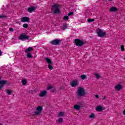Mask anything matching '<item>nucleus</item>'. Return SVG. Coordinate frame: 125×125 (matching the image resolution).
<instances>
[{
  "instance_id": "1",
  "label": "nucleus",
  "mask_w": 125,
  "mask_h": 125,
  "mask_svg": "<svg viewBox=\"0 0 125 125\" xmlns=\"http://www.w3.org/2000/svg\"><path fill=\"white\" fill-rule=\"evenodd\" d=\"M59 7H60V5L55 3L52 5L51 9L52 11H54V13L57 14L60 13V9H59Z\"/></svg>"
},
{
  "instance_id": "2",
  "label": "nucleus",
  "mask_w": 125,
  "mask_h": 125,
  "mask_svg": "<svg viewBox=\"0 0 125 125\" xmlns=\"http://www.w3.org/2000/svg\"><path fill=\"white\" fill-rule=\"evenodd\" d=\"M85 94V91L82 87H78L77 96L81 97Z\"/></svg>"
},
{
  "instance_id": "3",
  "label": "nucleus",
  "mask_w": 125,
  "mask_h": 125,
  "mask_svg": "<svg viewBox=\"0 0 125 125\" xmlns=\"http://www.w3.org/2000/svg\"><path fill=\"white\" fill-rule=\"evenodd\" d=\"M74 42L76 46H83L85 44L83 41L78 39H75Z\"/></svg>"
},
{
  "instance_id": "4",
  "label": "nucleus",
  "mask_w": 125,
  "mask_h": 125,
  "mask_svg": "<svg viewBox=\"0 0 125 125\" xmlns=\"http://www.w3.org/2000/svg\"><path fill=\"white\" fill-rule=\"evenodd\" d=\"M97 34L100 38H103L105 37V36H107L106 32H103V30H101L100 28H99L97 30Z\"/></svg>"
},
{
  "instance_id": "5",
  "label": "nucleus",
  "mask_w": 125,
  "mask_h": 125,
  "mask_svg": "<svg viewBox=\"0 0 125 125\" xmlns=\"http://www.w3.org/2000/svg\"><path fill=\"white\" fill-rule=\"evenodd\" d=\"M29 39L30 36L26 35V33H22L20 35L19 38V40H20V41H22V42L27 40H29Z\"/></svg>"
},
{
  "instance_id": "6",
  "label": "nucleus",
  "mask_w": 125,
  "mask_h": 125,
  "mask_svg": "<svg viewBox=\"0 0 125 125\" xmlns=\"http://www.w3.org/2000/svg\"><path fill=\"white\" fill-rule=\"evenodd\" d=\"M42 106H39L36 108V111L34 112L35 116H39L42 114Z\"/></svg>"
},
{
  "instance_id": "7",
  "label": "nucleus",
  "mask_w": 125,
  "mask_h": 125,
  "mask_svg": "<svg viewBox=\"0 0 125 125\" xmlns=\"http://www.w3.org/2000/svg\"><path fill=\"white\" fill-rule=\"evenodd\" d=\"M79 81L76 80L70 82V85H71L72 87H76V86L79 85Z\"/></svg>"
},
{
  "instance_id": "8",
  "label": "nucleus",
  "mask_w": 125,
  "mask_h": 125,
  "mask_svg": "<svg viewBox=\"0 0 125 125\" xmlns=\"http://www.w3.org/2000/svg\"><path fill=\"white\" fill-rule=\"evenodd\" d=\"M61 42V41H60L59 39H55L51 42V44H53V45H58Z\"/></svg>"
},
{
  "instance_id": "9",
  "label": "nucleus",
  "mask_w": 125,
  "mask_h": 125,
  "mask_svg": "<svg viewBox=\"0 0 125 125\" xmlns=\"http://www.w3.org/2000/svg\"><path fill=\"white\" fill-rule=\"evenodd\" d=\"M21 22H29L30 21V18L28 17H23L21 19Z\"/></svg>"
},
{
  "instance_id": "10",
  "label": "nucleus",
  "mask_w": 125,
  "mask_h": 125,
  "mask_svg": "<svg viewBox=\"0 0 125 125\" xmlns=\"http://www.w3.org/2000/svg\"><path fill=\"white\" fill-rule=\"evenodd\" d=\"M35 10H36V7L33 6L28 8L27 9V11L29 12V13H32V12H34Z\"/></svg>"
},
{
  "instance_id": "11",
  "label": "nucleus",
  "mask_w": 125,
  "mask_h": 125,
  "mask_svg": "<svg viewBox=\"0 0 125 125\" xmlns=\"http://www.w3.org/2000/svg\"><path fill=\"white\" fill-rule=\"evenodd\" d=\"M122 88L123 85L120 84H117L115 86V89H116V90H117V91H120V90H121V89H122Z\"/></svg>"
},
{
  "instance_id": "12",
  "label": "nucleus",
  "mask_w": 125,
  "mask_h": 125,
  "mask_svg": "<svg viewBox=\"0 0 125 125\" xmlns=\"http://www.w3.org/2000/svg\"><path fill=\"white\" fill-rule=\"evenodd\" d=\"M47 93V92L45 90L42 91L39 94V96H40V97H43V96H45L46 95Z\"/></svg>"
},
{
  "instance_id": "13",
  "label": "nucleus",
  "mask_w": 125,
  "mask_h": 125,
  "mask_svg": "<svg viewBox=\"0 0 125 125\" xmlns=\"http://www.w3.org/2000/svg\"><path fill=\"white\" fill-rule=\"evenodd\" d=\"M96 111L101 112V111H103V107L101 105H98L96 107Z\"/></svg>"
},
{
  "instance_id": "14",
  "label": "nucleus",
  "mask_w": 125,
  "mask_h": 125,
  "mask_svg": "<svg viewBox=\"0 0 125 125\" xmlns=\"http://www.w3.org/2000/svg\"><path fill=\"white\" fill-rule=\"evenodd\" d=\"M110 11L111 12H116L118 11V8L115 6H112L110 8Z\"/></svg>"
},
{
  "instance_id": "15",
  "label": "nucleus",
  "mask_w": 125,
  "mask_h": 125,
  "mask_svg": "<svg viewBox=\"0 0 125 125\" xmlns=\"http://www.w3.org/2000/svg\"><path fill=\"white\" fill-rule=\"evenodd\" d=\"M45 61L48 63V65L52 64V61H51V59H49V58H45Z\"/></svg>"
},
{
  "instance_id": "16",
  "label": "nucleus",
  "mask_w": 125,
  "mask_h": 125,
  "mask_svg": "<svg viewBox=\"0 0 125 125\" xmlns=\"http://www.w3.org/2000/svg\"><path fill=\"white\" fill-rule=\"evenodd\" d=\"M32 50H33V48L32 47H29L25 50V53H27L28 52H30Z\"/></svg>"
},
{
  "instance_id": "17",
  "label": "nucleus",
  "mask_w": 125,
  "mask_h": 125,
  "mask_svg": "<svg viewBox=\"0 0 125 125\" xmlns=\"http://www.w3.org/2000/svg\"><path fill=\"white\" fill-rule=\"evenodd\" d=\"M74 108L78 111L81 109V106L78 104H75L74 106Z\"/></svg>"
},
{
  "instance_id": "18",
  "label": "nucleus",
  "mask_w": 125,
  "mask_h": 125,
  "mask_svg": "<svg viewBox=\"0 0 125 125\" xmlns=\"http://www.w3.org/2000/svg\"><path fill=\"white\" fill-rule=\"evenodd\" d=\"M57 123L58 124H62L63 123V118H59L58 120L56 121Z\"/></svg>"
},
{
  "instance_id": "19",
  "label": "nucleus",
  "mask_w": 125,
  "mask_h": 125,
  "mask_svg": "<svg viewBox=\"0 0 125 125\" xmlns=\"http://www.w3.org/2000/svg\"><path fill=\"white\" fill-rule=\"evenodd\" d=\"M21 83H22V85H26V84H27V80L25 79L22 80Z\"/></svg>"
},
{
  "instance_id": "20",
  "label": "nucleus",
  "mask_w": 125,
  "mask_h": 125,
  "mask_svg": "<svg viewBox=\"0 0 125 125\" xmlns=\"http://www.w3.org/2000/svg\"><path fill=\"white\" fill-rule=\"evenodd\" d=\"M65 115V114H64V112H60L58 115V117H63Z\"/></svg>"
},
{
  "instance_id": "21",
  "label": "nucleus",
  "mask_w": 125,
  "mask_h": 125,
  "mask_svg": "<svg viewBox=\"0 0 125 125\" xmlns=\"http://www.w3.org/2000/svg\"><path fill=\"white\" fill-rule=\"evenodd\" d=\"M80 78L82 79V80H85V79H87L86 75H82L80 76Z\"/></svg>"
},
{
  "instance_id": "22",
  "label": "nucleus",
  "mask_w": 125,
  "mask_h": 125,
  "mask_svg": "<svg viewBox=\"0 0 125 125\" xmlns=\"http://www.w3.org/2000/svg\"><path fill=\"white\" fill-rule=\"evenodd\" d=\"M27 58H33V56L31 53H28L27 54Z\"/></svg>"
},
{
  "instance_id": "23",
  "label": "nucleus",
  "mask_w": 125,
  "mask_h": 125,
  "mask_svg": "<svg viewBox=\"0 0 125 125\" xmlns=\"http://www.w3.org/2000/svg\"><path fill=\"white\" fill-rule=\"evenodd\" d=\"M95 21V20L94 19H88L87 21L88 22H94Z\"/></svg>"
},
{
  "instance_id": "24",
  "label": "nucleus",
  "mask_w": 125,
  "mask_h": 125,
  "mask_svg": "<svg viewBox=\"0 0 125 125\" xmlns=\"http://www.w3.org/2000/svg\"><path fill=\"white\" fill-rule=\"evenodd\" d=\"M67 29V24L64 23L62 26V30H66Z\"/></svg>"
},
{
  "instance_id": "25",
  "label": "nucleus",
  "mask_w": 125,
  "mask_h": 125,
  "mask_svg": "<svg viewBox=\"0 0 125 125\" xmlns=\"http://www.w3.org/2000/svg\"><path fill=\"white\" fill-rule=\"evenodd\" d=\"M69 19V17L68 16H64L63 17V20L65 21H68V20Z\"/></svg>"
},
{
  "instance_id": "26",
  "label": "nucleus",
  "mask_w": 125,
  "mask_h": 125,
  "mask_svg": "<svg viewBox=\"0 0 125 125\" xmlns=\"http://www.w3.org/2000/svg\"><path fill=\"white\" fill-rule=\"evenodd\" d=\"M7 93L9 94V95H11L12 94V92L10 90L7 89Z\"/></svg>"
},
{
  "instance_id": "27",
  "label": "nucleus",
  "mask_w": 125,
  "mask_h": 125,
  "mask_svg": "<svg viewBox=\"0 0 125 125\" xmlns=\"http://www.w3.org/2000/svg\"><path fill=\"white\" fill-rule=\"evenodd\" d=\"M48 67L49 70H53V67L52 66V65H51V64H48Z\"/></svg>"
},
{
  "instance_id": "28",
  "label": "nucleus",
  "mask_w": 125,
  "mask_h": 125,
  "mask_svg": "<svg viewBox=\"0 0 125 125\" xmlns=\"http://www.w3.org/2000/svg\"><path fill=\"white\" fill-rule=\"evenodd\" d=\"M28 26H29V25H28V24H27V23H24V24L22 25V27H23V28H27Z\"/></svg>"
},
{
  "instance_id": "29",
  "label": "nucleus",
  "mask_w": 125,
  "mask_h": 125,
  "mask_svg": "<svg viewBox=\"0 0 125 125\" xmlns=\"http://www.w3.org/2000/svg\"><path fill=\"white\" fill-rule=\"evenodd\" d=\"M89 118L90 119H93L94 118V114L92 113L91 115H89Z\"/></svg>"
},
{
  "instance_id": "30",
  "label": "nucleus",
  "mask_w": 125,
  "mask_h": 125,
  "mask_svg": "<svg viewBox=\"0 0 125 125\" xmlns=\"http://www.w3.org/2000/svg\"><path fill=\"white\" fill-rule=\"evenodd\" d=\"M1 18H6V16H4L3 15H0V19Z\"/></svg>"
},
{
  "instance_id": "31",
  "label": "nucleus",
  "mask_w": 125,
  "mask_h": 125,
  "mask_svg": "<svg viewBox=\"0 0 125 125\" xmlns=\"http://www.w3.org/2000/svg\"><path fill=\"white\" fill-rule=\"evenodd\" d=\"M121 47L122 51H125V46H124V45H122Z\"/></svg>"
},
{
  "instance_id": "32",
  "label": "nucleus",
  "mask_w": 125,
  "mask_h": 125,
  "mask_svg": "<svg viewBox=\"0 0 125 125\" xmlns=\"http://www.w3.org/2000/svg\"><path fill=\"white\" fill-rule=\"evenodd\" d=\"M68 16H72L73 15H74V12H70L68 13Z\"/></svg>"
},
{
  "instance_id": "33",
  "label": "nucleus",
  "mask_w": 125,
  "mask_h": 125,
  "mask_svg": "<svg viewBox=\"0 0 125 125\" xmlns=\"http://www.w3.org/2000/svg\"><path fill=\"white\" fill-rule=\"evenodd\" d=\"M95 76L96 77V78H100V75L98 74V73H95Z\"/></svg>"
},
{
  "instance_id": "34",
  "label": "nucleus",
  "mask_w": 125,
  "mask_h": 125,
  "mask_svg": "<svg viewBox=\"0 0 125 125\" xmlns=\"http://www.w3.org/2000/svg\"><path fill=\"white\" fill-rule=\"evenodd\" d=\"M9 31H10V32H13V28H9Z\"/></svg>"
},
{
  "instance_id": "35",
  "label": "nucleus",
  "mask_w": 125,
  "mask_h": 125,
  "mask_svg": "<svg viewBox=\"0 0 125 125\" xmlns=\"http://www.w3.org/2000/svg\"><path fill=\"white\" fill-rule=\"evenodd\" d=\"M95 97H96V98H98V99L99 98V95H96L95 96Z\"/></svg>"
},
{
  "instance_id": "36",
  "label": "nucleus",
  "mask_w": 125,
  "mask_h": 125,
  "mask_svg": "<svg viewBox=\"0 0 125 125\" xmlns=\"http://www.w3.org/2000/svg\"><path fill=\"white\" fill-rule=\"evenodd\" d=\"M51 88H52V87H51V86H48L47 87V89H51Z\"/></svg>"
},
{
  "instance_id": "37",
  "label": "nucleus",
  "mask_w": 125,
  "mask_h": 125,
  "mask_svg": "<svg viewBox=\"0 0 125 125\" xmlns=\"http://www.w3.org/2000/svg\"><path fill=\"white\" fill-rule=\"evenodd\" d=\"M106 99V96H104V98H103V100H105Z\"/></svg>"
},
{
  "instance_id": "38",
  "label": "nucleus",
  "mask_w": 125,
  "mask_h": 125,
  "mask_svg": "<svg viewBox=\"0 0 125 125\" xmlns=\"http://www.w3.org/2000/svg\"><path fill=\"white\" fill-rule=\"evenodd\" d=\"M123 114H124V115H125V109L124 110V111H123Z\"/></svg>"
},
{
  "instance_id": "39",
  "label": "nucleus",
  "mask_w": 125,
  "mask_h": 125,
  "mask_svg": "<svg viewBox=\"0 0 125 125\" xmlns=\"http://www.w3.org/2000/svg\"><path fill=\"white\" fill-rule=\"evenodd\" d=\"M1 51L0 50V55H1Z\"/></svg>"
},
{
  "instance_id": "40",
  "label": "nucleus",
  "mask_w": 125,
  "mask_h": 125,
  "mask_svg": "<svg viewBox=\"0 0 125 125\" xmlns=\"http://www.w3.org/2000/svg\"><path fill=\"white\" fill-rule=\"evenodd\" d=\"M109 0V1H112V0Z\"/></svg>"
},
{
  "instance_id": "41",
  "label": "nucleus",
  "mask_w": 125,
  "mask_h": 125,
  "mask_svg": "<svg viewBox=\"0 0 125 125\" xmlns=\"http://www.w3.org/2000/svg\"><path fill=\"white\" fill-rule=\"evenodd\" d=\"M16 23H17V21H16Z\"/></svg>"
},
{
  "instance_id": "42",
  "label": "nucleus",
  "mask_w": 125,
  "mask_h": 125,
  "mask_svg": "<svg viewBox=\"0 0 125 125\" xmlns=\"http://www.w3.org/2000/svg\"><path fill=\"white\" fill-rule=\"evenodd\" d=\"M0 125H1V124H0Z\"/></svg>"
}]
</instances>
